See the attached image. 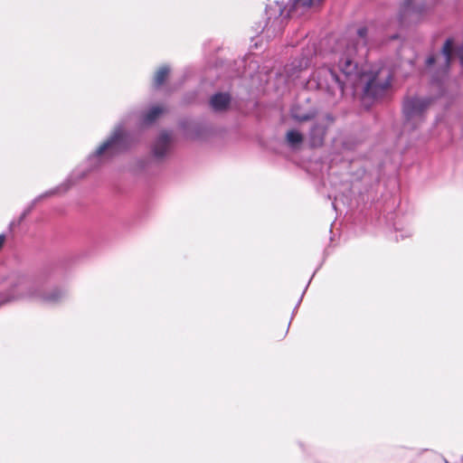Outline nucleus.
Instances as JSON below:
<instances>
[{"instance_id":"4468645a","label":"nucleus","mask_w":463,"mask_h":463,"mask_svg":"<svg viewBox=\"0 0 463 463\" xmlns=\"http://www.w3.org/2000/svg\"><path fill=\"white\" fill-rule=\"evenodd\" d=\"M323 0H292V7L298 9L299 7H316L321 4Z\"/></svg>"},{"instance_id":"9b49d317","label":"nucleus","mask_w":463,"mask_h":463,"mask_svg":"<svg viewBox=\"0 0 463 463\" xmlns=\"http://www.w3.org/2000/svg\"><path fill=\"white\" fill-rule=\"evenodd\" d=\"M303 135L295 129L288 130L286 135V140L291 146H296L303 142Z\"/></svg>"},{"instance_id":"ddd939ff","label":"nucleus","mask_w":463,"mask_h":463,"mask_svg":"<svg viewBox=\"0 0 463 463\" xmlns=\"http://www.w3.org/2000/svg\"><path fill=\"white\" fill-rule=\"evenodd\" d=\"M452 48H453V42H452V40L448 39L442 48L444 63H445L446 68L449 67L450 60H451Z\"/></svg>"},{"instance_id":"7ed1b4c3","label":"nucleus","mask_w":463,"mask_h":463,"mask_svg":"<svg viewBox=\"0 0 463 463\" xmlns=\"http://www.w3.org/2000/svg\"><path fill=\"white\" fill-rule=\"evenodd\" d=\"M433 99L425 97H407L402 103L404 131L418 129L426 118V113Z\"/></svg>"},{"instance_id":"423d86ee","label":"nucleus","mask_w":463,"mask_h":463,"mask_svg":"<svg viewBox=\"0 0 463 463\" xmlns=\"http://www.w3.org/2000/svg\"><path fill=\"white\" fill-rule=\"evenodd\" d=\"M433 2L434 0H404L400 14L401 21L403 22L407 16L421 14L425 7L431 5Z\"/></svg>"},{"instance_id":"9d476101","label":"nucleus","mask_w":463,"mask_h":463,"mask_svg":"<svg viewBox=\"0 0 463 463\" xmlns=\"http://www.w3.org/2000/svg\"><path fill=\"white\" fill-rule=\"evenodd\" d=\"M164 108L160 106L152 107L146 113H145L141 118V124L144 126H149L153 124L156 118L162 115Z\"/></svg>"},{"instance_id":"1a4fd4ad","label":"nucleus","mask_w":463,"mask_h":463,"mask_svg":"<svg viewBox=\"0 0 463 463\" xmlns=\"http://www.w3.org/2000/svg\"><path fill=\"white\" fill-rule=\"evenodd\" d=\"M230 96L226 93H217L210 100L211 106L214 110L221 111L225 109L230 103Z\"/></svg>"},{"instance_id":"dca6fc26","label":"nucleus","mask_w":463,"mask_h":463,"mask_svg":"<svg viewBox=\"0 0 463 463\" xmlns=\"http://www.w3.org/2000/svg\"><path fill=\"white\" fill-rule=\"evenodd\" d=\"M169 68L166 66L161 67L156 73L155 76V84L156 86H160L164 83L165 80L168 73H169Z\"/></svg>"},{"instance_id":"0eeeda50","label":"nucleus","mask_w":463,"mask_h":463,"mask_svg":"<svg viewBox=\"0 0 463 463\" xmlns=\"http://www.w3.org/2000/svg\"><path fill=\"white\" fill-rule=\"evenodd\" d=\"M267 14L269 15L266 25L263 29L264 32L267 33L268 36H269V32L272 29V33H278L281 31V14L282 8L280 5H276L274 8L272 6H269L267 8Z\"/></svg>"},{"instance_id":"6e6552de","label":"nucleus","mask_w":463,"mask_h":463,"mask_svg":"<svg viewBox=\"0 0 463 463\" xmlns=\"http://www.w3.org/2000/svg\"><path fill=\"white\" fill-rule=\"evenodd\" d=\"M172 136L168 132H162L153 145V155L157 159L164 158L170 151Z\"/></svg>"},{"instance_id":"f257e3e1","label":"nucleus","mask_w":463,"mask_h":463,"mask_svg":"<svg viewBox=\"0 0 463 463\" xmlns=\"http://www.w3.org/2000/svg\"><path fill=\"white\" fill-rule=\"evenodd\" d=\"M367 28L357 30V39H341L332 53L333 65L319 68L313 80L317 88L333 96L342 97L345 89L356 90L363 88L364 97L377 99L390 87L392 78L387 67L367 71L359 66L356 54L366 45Z\"/></svg>"},{"instance_id":"aec40b11","label":"nucleus","mask_w":463,"mask_h":463,"mask_svg":"<svg viewBox=\"0 0 463 463\" xmlns=\"http://www.w3.org/2000/svg\"><path fill=\"white\" fill-rule=\"evenodd\" d=\"M5 241V236L4 234H0V250L2 249Z\"/></svg>"},{"instance_id":"f3484780","label":"nucleus","mask_w":463,"mask_h":463,"mask_svg":"<svg viewBox=\"0 0 463 463\" xmlns=\"http://www.w3.org/2000/svg\"><path fill=\"white\" fill-rule=\"evenodd\" d=\"M69 188V185L67 184H61L60 187L54 189V190H52L50 192H48L45 195H52V194H55L58 193L59 190H62L63 192L67 191Z\"/></svg>"},{"instance_id":"f03ea898","label":"nucleus","mask_w":463,"mask_h":463,"mask_svg":"<svg viewBox=\"0 0 463 463\" xmlns=\"http://www.w3.org/2000/svg\"><path fill=\"white\" fill-rule=\"evenodd\" d=\"M16 288L19 293L13 296L12 299L28 298L43 304H56L65 297V291L61 288L44 290L42 279L33 281L23 279L16 285Z\"/></svg>"},{"instance_id":"6ab92c4d","label":"nucleus","mask_w":463,"mask_h":463,"mask_svg":"<svg viewBox=\"0 0 463 463\" xmlns=\"http://www.w3.org/2000/svg\"><path fill=\"white\" fill-rule=\"evenodd\" d=\"M427 65L428 66H430L432 65L434 62H435V58L433 56H430L428 59H427Z\"/></svg>"},{"instance_id":"39448f33","label":"nucleus","mask_w":463,"mask_h":463,"mask_svg":"<svg viewBox=\"0 0 463 463\" xmlns=\"http://www.w3.org/2000/svg\"><path fill=\"white\" fill-rule=\"evenodd\" d=\"M333 118L329 115L323 116L317 119L309 131L310 145L313 147L321 146L324 143L325 136L328 126Z\"/></svg>"},{"instance_id":"20e7f679","label":"nucleus","mask_w":463,"mask_h":463,"mask_svg":"<svg viewBox=\"0 0 463 463\" xmlns=\"http://www.w3.org/2000/svg\"><path fill=\"white\" fill-rule=\"evenodd\" d=\"M129 146L130 143L128 135L125 133L123 128L118 126L110 137L105 141L89 159L90 162H93L94 166H97L103 160L109 159L127 150Z\"/></svg>"},{"instance_id":"2eb2a0df","label":"nucleus","mask_w":463,"mask_h":463,"mask_svg":"<svg viewBox=\"0 0 463 463\" xmlns=\"http://www.w3.org/2000/svg\"><path fill=\"white\" fill-rule=\"evenodd\" d=\"M315 113L308 112L305 114H301L298 112L297 108H293L291 109V117L297 121H307L315 118Z\"/></svg>"},{"instance_id":"f8f14e48","label":"nucleus","mask_w":463,"mask_h":463,"mask_svg":"<svg viewBox=\"0 0 463 463\" xmlns=\"http://www.w3.org/2000/svg\"><path fill=\"white\" fill-rule=\"evenodd\" d=\"M315 46L314 44H312L311 46H308L307 47V54H305L304 57L301 59V61H299L298 64V65H294V68L301 71V70H304L306 68H307L310 64V58L309 56L311 57L314 53H315Z\"/></svg>"},{"instance_id":"a211bd4d","label":"nucleus","mask_w":463,"mask_h":463,"mask_svg":"<svg viewBox=\"0 0 463 463\" xmlns=\"http://www.w3.org/2000/svg\"><path fill=\"white\" fill-rule=\"evenodd\" d=\"M458 55L460 59V62L463 66V45L458 50Z\"/></svg>"}]
</instances>
